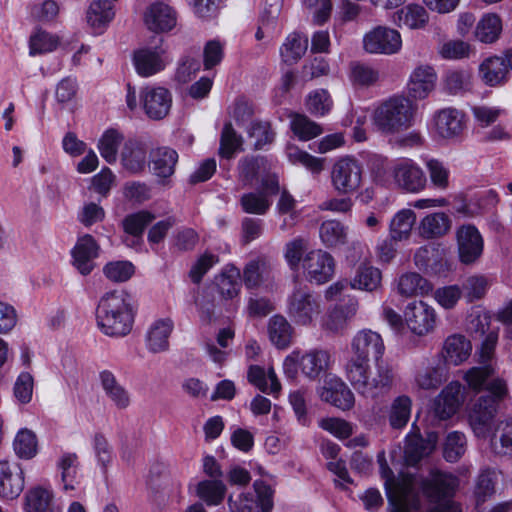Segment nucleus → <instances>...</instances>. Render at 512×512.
<instances>
[{"label": "nucleus", "mask_w": 512, "mask_h": 512, "mask_svg": "<svg viewBox=\"0 0 512 512\" xmlns=\"http://www.w3.org/2000/svg\"><path fill=\"white\" fill-rule=\"evenodd\" d=\"M351 357L345 365V376L358 394L377 398L393 386L391 366L381 361L385 344L382 336L371 329L358 331L351 340Z\"/></svg>", "instance_id": "nucleus-1"}, {"label": "nucleus", "mask_w": 512, "mask_h": 512, "mask_svg": "<svg viewBox=\"0 0 512 512\" xmlns=\"http://www.w3.org/2000/svg\"><path fill=\"white\" fill-rule=\"evenodd\" d=\"M381 468L386 478L385 488L391 506L390 512H410L407 487L394 483L393 472L386 463L381 464ZM458 485L459 480L455 475L439 470L432 471L429 478L422 483L424 494L435 504L428 512H461L460 506L452 501Z\"/></svg>", "instance_id": "nucleus-2"}, {"label": "nucleus", "mask_w": 512, "mask_h": 512, "mask_svg": "<svg viewBox=\"0 0 512 512\" xmlns=\"http://www.w3.org/2000/svg\"><path fill=\"white\" fill-rule=\"evenodd\" d=\"M96 320L100 330L107 336L127 335L133 325V313L128 293L123 290L105 293L98 303Z\"/></svg>", "instance_id": "nucleus-3"}, {"label": "nucleus", "mask_w": 512, "mask_h": 512, "mask_svg": "<svg viewBox=\"0 0 512 512\" xmlns=\"http://www.w3.org/2000/svg\"><path fill=\"white\" fill-rule=\"evenodd\" d=\"M487 391L489 394L480 396L468 413L470 427L474 435L481 439L490 436L498 405L509 394L507 383L502 378L493 379L489 382Z\"/></svg>", "instance_id": "nucleus-4"}, {"label": "nucleus", "mask_w": 512, "mask_h": 512, "mask_svg": "<svg viewBox=\"0 0 512 512\" xmlns=\"http://www.w3.org/2000/svg\"><path fill=\"white\" fill-rule=\"evenodd\" d=\"M414 113V105L408 98L394 96L375 108L372 124L382 134H395L412 126Z\"/></svg>", "instance_id": "nucleus-5"}, {"label": "nucleus", "mask_w": 512, "mask_h": 512, "mask_svg": "<svg viewBox=\"0 0 512 512\" xmlns=\"http://www.w3.org/2000/svg\"><path fill=\"white\" fill-rule=\"evenodd\" d=\"M286 313L295 325L311 327L322 313L321 299L309 288L296 286L287 297Z\"/></svg>", "instance_id": "nucleus-6"}, {"label": "nucleus", "mask_w": 512, "mask_h": 512, "mask_svg": "<svg viewBox=\"0 0 512 512\" xmlns=\"http://www.w3.org/2000/svg\"><path fill=\"white\" fill-rule=\"evenodd\" d=\"M363 173V165L355 157H341L332 166L331 184L340 194H353L362 185Z\"/></svg>", "instance_id": "nucleus-7"}, {"label": "nucleus", "mask_w": 512, "mask_h": 512, "mask_svg": "<svg viewBox=\"0 0 512 512\" xmlns=\"http://www.w3.org/2000/svg\"><path fill=\"white\" fill-rule=\"evenodd\" d=\"M153 39L152 45L139 48L133 53V65L141 77H150L163 71L171 61L163 45V38Z\"/></svg>", "instance_id": "nucleus-8"}, {"label": "nucleus", "mask_w": 512, "mask_h": 512, "mask_svg": "<svg viewBox=\"0 0 512 512\" xmlns=\"http://www.w3.org/2000/svg\"><path fill=\"white\" fill-rule=\"evenodd\" d=\"M302 267L310 283L324 284L335 272V261L331 254L321 249L308 252L303 258Z\"/></svg>", "instance_id": "nucleus-9"}, {"label": "nucleus", "mask_w": 512, "mask_h": 512, "mask_svg": "<svg viewBox=\"0 0 512 512\" xmlns=\"http://www.w3.org/2000/svg\"><path fill=\"white\" fill-rule=\"evenodd\" d=\"M402 46L400 33L392 28L378 26L364 35L363 47L371 54L392 55Z\"/></svg>", "instance_id": "nucleus-10"}, {"label": "nucleus", "mask_w": 512, "mask_h": 512, "mask_svg": "<svg viewBox=\"0 0 512 512\" xmlns=\"http://www.w3.org/2000/svg\"><path fill=\"white\" fill-rule=\"evenodd\" d=\"M392 176L396 185L409 193H419L427 185V178L422 168L408 158L395 163L392 168Z\"/></svg>", "instance_id": "nucleus-11"}, {"label": "nucleus", "mask_w": 512, "mask_h": 512, "mask_svg": "<svg viewBox=\"0 0 512 512\" xmlns=\"http://www.w3.org/2000/svg\"><path fill=\"white\" fill-rule=\"evenodd\" d=\"M465 400V388L461 383L452 381L434 398L432 412L439 420L451 418Z\"/></svg>", "instance_id": "nucleus-12"}, {"label": "nucleus", "mask_w": 512, "mask_h": 512, "mask_svg": "<svg viewBox=\"0 0 512 512\" xmlns=\"http://www.w3.org/2000/svg\"><path fill=\"white\" fill-rule=\"evenodd\" d=\"M141 105L152 120L165 118L172 105V95L164 87L146 86L140 92Z\"/></svg>", "instance_id": "nucleus-13"}, {"label": "nucleus", "mask_w": 512, "mask_h": 512, "mask_svg": "<svg viewBox=\"0 0 512 512\" xmlns=\"http://www.w3.org/2000/svg\"><path fill=\"white\" fill-rule=\"evenodd\" d=\"M404 317L410 330L419 336L431 332L436 324L434 308L423 301L409 303L405 309Z\"/></svg>", "instance_id": "nucleus-14"}, {"label": "nucleus", "mask_w": 512, "mask_h": 512, "mask_svg": "<svg viewBox=\"0 0 512 512\" xmlns=\"http://www.w3.org/2000/svg\"><path fill=\"white\" fill-rule=\"evenodd\" d=\"M322 401L327 402L343 411L350 410L355 404L353 392L346 383L337 376H328L319 390Z\"/></svg>", "instance_id": "nucleus-15"}, {"label": "nucleus", "mask_w": 512, "mask_h": 512, "mask_svg": "<svg viewBox=\"0 0 512 512\" xmlns=\"http://www.w3.org/2000/svg\"><path fill=\"white\" fill-rule=\"evenodd\" d=\"M149 157L151 173L158 178L160 184H169L179 158L177 151L167 146H161L152 149Z\"/></svg>", "instance_id": "nucleus-16"}, {"label": "nucleus", "mask_w": 512, "mask_h": 512, "mask_svg": "<svg viewBox=\"0 0 512 512\" xmlns=\"http://www.w3.org/2000/svg\"><path fill=\"white\" fill-rule=\"evenodd\" d=\"M99 250L100 247L92 235L86 234L78 238L71 255L72 264L80 274L86 276L92 272L95 267L94 259L98 257Z\"/></svg>", "instance_id": "nucleus-17"}, {"label": "nucleus", "mask_w": 512, "mask_h": 512, "mask_svg": "<svg viewBox=\"0 0 512 512\" xmlns=\"http://www.w3.org/2000/svg\"><path fill=\"white\" fill-rule=\"evenodd\" d=\"M457 244L461 262H475L483 252V238L473 225H462L457 230Z\"/></svg>", "instance_id": "nucleus-18"}, {"label": "nucleus", "mask_w": 512, "mask_h": 512, "mask_svg": "<svg viewBox=\"0 0 512 512\" xmlns=\"http://www.w3.org/2000/svg\"><path fill=\"white\" fill-rule=\"evenodd\" d=\"M437 74L430 65H419L411 73L407 83L409 95L414 99H425L435 89Z\"/></svg>", "instance_id": "nucleus-19"}, {"label": "nucleus", "mask_w": 512, "mask_h": 512, "mask_svg": "<svg viewBox=\"0 0 512 512\" xmlns=\"http://www.w3.org/2000/svg\"><path fill=\"white\" fill-rule=\"evenodd\" d=\"M24 489V472L19 465L0 461V497L17 498Z\"/></svg>", "instance_id": "nucleus-20"}, {"label": "nucleus", "mask_w": 512, "mask_h": 512, "mask_svg": "<svg viewBox=\"0 0 512 512\" xmlns=\"http://www.w3.org/2000/svg\"><path fill=\"white\" fill-rule=\"evenodd\" d=\"M176 12L164 2L152 3L144 14V22L154 32L169 31L176 25Z\"/></svg>", "instance_id": "nucleus-21"}, {"label": "nucleus", "mask_w": 512, "mask_h": 512, "mask_svg": "<svg viewBox=\"0 0 512 512\" xmlns=\"http://www.w3.org/2000/svg\"><path fill=\"white\" fill-rule=\"evenodd\" d=\"M434 126L442 138L457 137L464 129V115L455 108H444L435 114Z\"/></svg>", "instance_id": "nucleus-22"}, {"label": "nucleus", "mask_w": 512, "mask_h": 512, "mask_svg": "<svg viewBox=\"0 0 512 512\" xmlns=\"http://www.w3.org/2000/svg\"><path fill=\"white\" fill-rule=\"evenodd\" d=\"M121 164L130 174L143 172L147 165V147L137 140H128L121 152Z\"/></svg>", "instance_id": "nucleus-23"}, {"label": "nucleus", "mask_w": 512, "mask_h": 512, "mask_svg": "<svg viewBox=\"0 0 512 512\" xmlns=\"http://www.w3.org/2000/svg\"><path fill=\"white\" fill-rule=\"evenodd\" d=\"M174 323L171 319H158L148 329L146 346L152 353L165 352L169 349V337L173 331Z\"/></svg>", "instance_id": "nucleus-24"}, {"label": "nucleus", "mask_w": 512, "mask_h": 512, "mask_svg": "<svg viewBox=\"0 0 512 512\" xmlns=\"http://www.w3.org/2000/svg\"><path fill=\"white\" fill-rule=\"evenodd\" d=\"M451 219L444 212H434L421 219L418 232L424 239H436L446 235L451 229Z\"/></svg>", "instance_id": "nucleus-25"}, {"label": "nucleus", "mask_w": 512, "mask_h": 512, "mask_svg": "<svg viewBox=\"0 0 512 512\" xmlns=\"http://www.w3.org/2000/svg\"><path fill=\"white\" fill-rule=\"evenodd\" d=\"M331 362V355L324 349H312L301 355V372L310 380L317 379L326 372Z\"/></svg>", "instance_id": "nucleus-26"}, {"label": "nucleus", "mask_w": 512, "mask_h": 512, "mask_svg": "<svg viewBox=\"0 0 512 512\" xmlns=\"http://www.w3.org/2000/svg\"><path fill=\"white\" fill-rule=\"evenodd\" d=\"M447 379V368L442 359L433 361L415 375V384L419 389L435 390Z\"/></svg>", "instance_id": "nucleus-27"}, {"label": "nucleus", "mask_w": 512, "mask_h": 512, "mask_svg": "<svg viewBox=\"0 0 512 512\" xmlns=\"http://www.w3.org/2000/svg\"><path fill=\"white\" fill-rule=\"evenodd\" d=\"M490 448L494 455L512 456V417L498 421L490 434Z\"/></svg>", "instance_id": "nucleus-28"}, {"label": "nucleus", "mask_w": 512, "mask_h": 512, "mask_svg": "<svg viewBox=\"0 0 512 512\" xmlns=\"http://www.w3.org/2000/svg\"><path fill=\"white\" fill-rule=\"evenodd\" d=\"M99 378L105 395L118 409H126L130 405V394L118 382L115 375L111 371L104 370L100 372Z\"/></svg>", "instance_id": "nucleus-29"}, {"label": "nucleus", "mask_w": 512, "mask_h": 512, "mask_svg": "<svg viewBox=\"0 0 512 512\" xmlns=\"http://www.w3.org/2000/svg\"><path fill=\"white\" fill-rule=\"evenodd\" d=\"M470 341L465 336L453 334L447 337L443 346L444 363L459 365L468 359L471 353Z\"/></svg>", "instance_id": "nucleus-30"}, {"label": "nucleus", "mask_w": 512, "mask_h": 512, "mask_svg": "<svg viewBox=\"0 0 512 512\" xmlns=\"http://www.w3.org/2000/svg\"><path fill=\"white\" fill-rule=\"evenodd\" d=\"M509 70L503 57H490L479 67V75L483 82L489 86L503 84L507 80Z\"/></svg>", "instance_id": "nucleus-31"}, {"label": "nucleus", "mask_w": 512, "mask_h": 512, "mask_svg": "<svg viewBox=\"0 0 512 512\" xmlns=\"http://www.w3.org/2000/svg\"><path fill=\"white\" fill-rule=\"evenodd\" d=\"M357 308L358 304L356 301L350 302L346 306L334 307L323 319V329L332 333L343 331L347 326L348 320L356 314Z\"/></svg>", "instance_id": "nucleus-32"}, {"label": "nucleus", "mask_w": 512, "mask_h": 512, "mask_svg": "<svg viewBox=\"0 0 512 512\" xmlns=\"http://www.w3.org/2000/svg\"><path fill=\"white\" fill-rule=\"evenodd\" d=\"M115 12L108 0L93 1L87 11V22L97 32L101 33L113 20Z\"/></svg>", "instance_id": "nucleus-33"}, {"label": "nucleus", "mask_w": 512, "mask_h": 512, "mask_svg": "<svg viewBox=\"0 0 512 512\" xmlns=\"http://www.w3.org/2000/svg\"><path fill=\"white\" fill-rule=\"evenodd\" d=\"M293 331V327L284 316L274 315L269 319V339L277 348L285 349L290 346Z\"/></svg>", "instance_id": "nucleus-34"}, {"label": "nucleus", "mask_w": 512, "mask_h": 512, "mask_svg": "<svg viewBox=\"0 0 512 512\" xmlns=\"http://www.w3.org/2000/svg\"><path fill=\"white\" fill-rule=\"evenodd\" d=\"M381 280L382 273L378 268L363 263L357 268L350 285L353 289L373 292L381 287Z\"/></svg>", "instance_id": "nucleus-35"}, {"label": "nucleus", "mask_w": 512, "mask_h": 512, "mask_svg": "<svg viewBox=\"0 0 512 512\" xmlns=\"http://www.w3.org/2000/svg\"><path fill=\"white\" fill-rule=\"evenodd\" d=\"M416 222V214L412 209H401L391 219L389 235L398 241L408 240Z\"/></svg>", "instance_id": "nucleus-36"}, {"label": "nucleus", "mask_w": 512, "mask_h": 512, "mask_svg": "<svg viewBox=\"0 0 512 512\" xmlns=\"http://www.w3.org/2000/svg\"><path fill=\"white\" fill-rule=\"evenodd\" d=\"M431 291V283L416 272H408L399 277L398 292L402 296H424Z\"/></svg>", "instance_id": "nucleus-37"}, {"label": "nucleus", "mask_w": 512, "mask_h": 512, "mask_svg": "<svg viewBox=\"0 0 512 512\" xmlns=\"http://www.w3.org/2000/svg\"><path fill=\"white\" fill-rule=\"evenodd\" d=\"M412 399L407 395H400L393 399L388 410V421L391 428L399 430L404 428L410 420Z\"/></svg>", "instance_id": "nucleus-38"}, {"label": "nucleus", "mask_w": 512, "mask_h": 512, "mask_svg": "<svg viewBox=\"0 0 512 512\" xmlns=\"http://www.w3.org/2000/svg\"><path fill=\"white\" fill-rule=\"evenodd\" d=\"M429 16L426 9L419 4H409L396 12L395 22L399 26L410 29L423 28L428 22Z\"/></svg>", "instance_id": "nucleus-39"}, {"label": "nucleus", "mask_w": 512, "mask_h": 512, "mask_svg": "<svg viewBox=\"0 0 512 512\" xmlns=\"http://www.w3.org/2000/svg\"><path fill=\"white\" fill-rule=\"evenodd\" d=\"M226 490V485L219 479L203 480L196 486L197 496L208 506L221 504L225 498Z\"/></svg>", "instance_id": "nucleus-40"}, {"label": "nucleus", "mask_w": 512, "mask_h": 512, "mask_svg": "<svg viewBox=\"0 0 512 512\" xmlns=\"http://www.w3.org/2000/svg\"><path fill=\"white\" fill-rule=\"evenodd\" d=\"M308 39L298 33H291L280 47V56L286 64L298 62L307 50Z\"/></svg>", "instance_id": "nucleus-41"}, {"label": "nucleus", "mask_w": 512, "mask_h": 512, "mask_svg": "<svg viewBox=\"0 0 512 512\" xmlns=\"http://www.w3.org/2000/svg\"><path fill=\"white\" fill-rule=\"evenodd\" d=\"M495 373L493 364L480 363L479 366L472 367L465 372L464 380L474 391L487 390L488 383L498 378L494 377Z\"/></svg>", "instance_id": "nucleus-42"}, {"label": "nucleus", "mask_w": 512, "mask_h": 512, "mask_svg": "<svg viewBox=\"0 0 512 512\" xmlns=\"http://www.w3.org/2000/svg\"><path fill=\"white\" fill-rule=\"evenodd\" d=\"M15 454L21 459H32L38 453V439L36 434L28 429H20L13 441Z\"/></svg>", "instance_id": "nucleus-43"}, {"label": "nucleus", "mask_w": 512, "mask_h": 512, "mask_svg": "<svg viewBox=\"0 0 512 512\" xmlns=\"http://www.w3.org/2000/svg\"><path fill=\"white\" fill-rule=\"evenodd\" d=\"M471 72L467 69L448 70L443 78L445 90L452 95L471 89Z\"/></svg>", "instance_id": "nucleus-44"}, {"label": "nucleus", "mask_w": 512, "mask_h": 512, "mask_svg": "<svg viewBox=\"0 0 512 512\" xmlns=\"http://www.w3.org/2000/svg\"><path fill=\"white\" fill-rule=\"evenodd\" d=\"M242 145V136L235 131L231 123H226L221 132L219 155L231 159L236 152L242 151Z\"/></svg>", "instance_id": "nucleus-45"}, {"label": "nucleus", "mask_w": 512, "mask_h": 512, "mask_svg": "<svg viewBox=\"0 0 512 512\" xmlns=\"http://www.w3.org/2000/svg\"><path fill=\"white\" fill-rule=\"evenodd\" d=\"M432 450L429 442L424 440L419 434H408L405 439L404 455L406 461L411 464H417L424 456Z\"/></svg>", "instance_id": "nucleus-46"}, {"label": "nucleus", "mask_w": 512, "mask_h": 512, "mask_svg": "<svg viewBox=\"0 0 512 512\" xmlns=\"http://www.w3.org/2000/svg\"><path fill=\"white\" fill-rule=\"evenodd\" d=\"M270 267L266 261L257 259L246 264L243 270V281L247 288H256L270 277Z\"/></svg>", "instance_id": "nucleus-47"}, {"label": "nucleus", "mask_w": 512, "mask_h": 512, "mask_svg": "<svg viewBox=\"0 0 512 512\" xmlns=\"http://www.w3.org/2000/svg\"><path fill=\"white\" fill-rule=\"evenodd\" d=\"M322 243L327 247H336L346 242V228L337 220L324 221L319 230Z\"/></svg>", "instance_id": "nucleus-48"}, {"label": "nucleus", "mask_w": 512, "mask_h": 512, "mask_svg": "<svg viewBox=\"0 0 512 512\" xmlns=\"http://www.w3.org/2000/svg\"><path fill=\"white\" fill-rule=\"evenodd\" d=\"M58 467L61 470L62 482L65 490H74L80 483V474L78 471V461L76 454H64Z\"/></svg>", "instance_id": "nucleus-49"}, {"label": "nucleus", "mask_w": 512, "mask_h": 512, "mask_svg": "<svg viewBox=\"0 0 512 512\" xmlns=\"http://www.w3.org/2000/svg\"><path fill=\"white\" fill-rule=\"evenodd\" d=\"M502 23L496 14L485 15L477 24L475 35L483 43H492L500 35Z\"/></svg>", "instance_id": "nucleus-50"}, {"label": "nucleus", "mask_w": 512, "mask_h": 512, "mask_svg": "<svg viewBox=\"0 0 512 512\" xmlns=\"http://www.w3.org/2000/svg\"><path fill=\"white\" fill-rule=\"evenodd\" d=\"M290 127L293 133L302 141L311 140L323 132L319 124L301 114L292 116Z\"/></svg>", "instance_id": "nucleus-51"}, {"label": "nucleus", "mask_w": 512, "mask_h": 512, "mask_svg": "<svg viewBox=\"0 0 512 512\" xmlns=\"http://www.w3.org/2000/svg\"><path fill=\"white\" fill-rule=\"evenodd\" d=\"M200 68L201 63L197 51H189L179 60L175 72V80L181 84H185L196 75Z\"/></svg>", "instance_id": "nucleus-52"}, {"label": "nucleus", "mask_w": 512, "mask_h": 512, "mask_svg": "<svg viewBox=\"0 0 512 512\" xmlns=\"http://www.w3.org/2000/svg\"><path fill=\"white\" fill-rule=\"evenodd\" d=\"M123 137L116 130H107L98 142L99 152L109 164L115 163L118 155V148Z\"/></svg>", "instance_id": "nucleus-53"}, {"label": "nucleus", "mask_w": 512, "mask_h": 512, "mask_svg": "<svg viewBox=\"0 0 512 512\" xmlns=\"http://www.w3.org/2000/svg\"><path fill=\"white\" fill-rule=\"evenodd\" d=\"M467 440L464 433L459 431L450 432L444 443V458L451 463L458 461L465 453Z\"/></svg>", "instance_id": "nucleus-54"}, {"label": "nucleus", "mask_w": 512, "mask_h": 512, "mask_svg": "<svg viewBox=\"0 0 512 512\" xmlns=\"http://www.w3.org/2000/svg\"><path fill=\"white\" fill-rule=\"evenodd\" d=\"M240 204L245 213L264 215L271 207V201L261 192L245 193L240 198Z\"/></svg>", "instance_id": "nucleus-55"}, {"label": "nucleus", "mask_w": 512, "mask_h": 512, "mask_svg": "<svg viewBox=\"0 0 512 512\" xmlns=\"http://www.w3.org/2000/svg\"><path fill=\"white\" fill-rule=\"evenodd\" d=\"M52 499V493L41 486L33 487L25 495L26 512H45Z\"/></svg>", "instance_id": "nucleus-56"}, {"label": "nucleus", "mask_w": 512, "mask_h": 512, "mask_svg": "<svg viewBox=\"0 0 512 512\" xmlns=\"http://www.w3.org/2000/svg\"><path fill=\"white\" fill-rule=\"evenodd\" d=\"M332 100L328 92L324 89L315 90L307 96L306 108L313 116L323 117L328 114L332 108Z\"/></svg>", "instance_id": "nucleus-57"}, {"label": "nucleus", "mask_w": 512, "mask_h": 512, "mask_svg": "<svg viewBox=\"0 0 512 512\" xmlns=\"http://www.w3.org/2000/svg\"><path fill=\"white\" fill-rule=\"evenodd\" d=\"M155 219L149 211H139L127 215L123 220V229L130 236L141 237L144 229Z\"/></svg>", "instance_id": "nucleus-58"}, {"label": "nucleus", "mask_w": 512, "mask_h": 512, "mask_svg": "<svg viewBox=\"0 0 512 512\" xmlns=\"http://www.w3.org/2000/svg\"><path fill=\"white\" fill-rule=\"evenodd\" d=\"M240 272L237 268H231L223 272L217 278V287L220 294L226 299H233L240 291Z\"/></svg>", "instance_id": "nucleus-59"}, {"label": "nucleus", "mask_w": 512, "mask_h": 512, "mask_svg": "<svg viewBox=\"0 0 512 512\" xmlns=\"http://www.w3.org/2000/svg\"><path fill=\"white\" fill-rule=\"evenodd\" d=\"M264 159L261 157H245L238 163V179L243 186L252 185L256 180Z\"/></svg>", "instance_id": "nucleus-60"}, {"label": "nucleus", "mask_w": 512, "mask_h": 512, "mask_svg": "<svg viewBox=\"0 0 512 512\" xmlns=\"http://www.w3.org/2000/svg\"><path fill=\"white\" fill-rule=\"evenodd\" d=\"M497 475L494 469L485 468L481 470L475 487L477 502H485L495 492Z\"/></svg>", "instance_id": "nucleus-61"}, {"label": "nucleus", "mask_w": 512, "mask_h": 512, "mask_svg": "<svg viewBox=\"0 0 512 512\" xmlns=\"http://www.w3.org/2000/svg\"><path fill=\"white\" fill-rule=\"evenodd\" d=\"M58 45V39L43 30H37L30 37V55L43 54L53 51Z\"/></svg>", "instance_id": "nucleus-62"}, {"label": "nucleus", "mask_w": 512, "mask_h": 512, "mask_svg": "<svg viewBox=\"0 0 512 512\" xmlns=\"http://www.w3.org/2000/svg\"><path fill=\"white\" fill-rule=\"evenodd\" d=\"M432 185L438 190H446L449 186V169L437 159L425 162Z\"/></svg>", "instance_id": "nucleus-63"}, {"label": "nucleus", "mask_w": 512, "mask_h": 512, "mask_svg": "<svg viewBox=\"0 0 512 512\" xmlns=\"http://www.w3.org/2000/svg\"><path fill=\"white\" fill-rule=\"evenodd\" d=\"M289 161L293 164H302L314 173H319L323 169V160L300 150L295 146H288L286 151Z\"/></svg>", "instance_id": "nucleus-64"}]
</instances>
